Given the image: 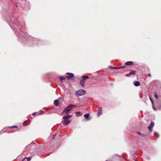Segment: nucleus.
I'll return each instance as SVG.
<instances>
[{
	"mask_svg": "<svg viewBox=\"0 0 161 161\" xmlns=\"http://www.w3.org/2000/svg\"><path fill=\"white\" fill-rule=\"evenodd\" d=\"M75 93L77 96H80L85 95L86 93V92L84 90L79 89L76 91Z\"/></svg>",
	"mask_w": 161,
	"mask_h": 161,
	"instance_id": "f257e3e1",
	"label": "nucleus"
},
{
	"mask_svg": "<svg viewBox=\"0 0 161 161\" xmlns=\"http://www.w3.org/2000/svg\"><path fill=\"white\" fill-rule=\"evenodd\" d=\"M66 74L68 75L66 76L65 78L68 79L74 77V74L73 73L68 72L66 73Z\"/></svg>",
	"mask_w": 161,
	"mask_h": 161,
	"instance_id": "f03ea898",
	"label": "nucleus"
},
{
	"mask_svg": "<svg viewBox=\"0 0 161 161\" xmlns=\"http://www.w3.org/2000/svg\"><path fill=\"white\" fill-rule=\"evenodd\" d=\"M154 125V122L152 121L151 124L148 126V130H149L150 132L152 131V129L153 128V127Z\"/></svg>",
	"mask_w": 161,
	"mask_h": 161,
	"instance_id": "7ed1b4c3",
	"label": "nucleus"
},
{
	"mask_svg": "<svg viewBox=\"0 0 161 161\" xmlns=\"http://www.w3.org/2000/svg\"><path fill=\"white\" fill-rule=\"evenodd\" d=\"M102 108L101 107H100L98 108V112L97 113V115L98 117L99 116L101 115L102 114Z\"/></svg>",
	"mask_w": 161,
	"mask_h": 161,
	"instance_id": "20e7f679",
	"label": "nucleus"
},
{
	"mask_svg": "<svg viewBox=\"0 0 161 161\" xmlns=\"http://www.w3.org/2000/svg\"><path fill=\"white\" fill-rule=\"evenodd\" d=\"M64 119V120L63 122L64 125H67L70 123V120L69 119L66 118Z\"/></svg>",
	"mask_w": 161,
	"mask_h": 161,
	"instance_id": "39448f33",
	"label": "nucleus"
},
{
	"mask_svg": "<svg viewBox=\"0 0 161 161\" xmlns=\"http://www.w3.org/2000/svg\"><path fill=\"white\" fill-rule=\"evenodd\" d=\"M133 64V62L132 61L127 62L125 63V64L126 65H132Z\"/></svg>",
	"mask_w": 161,
	"mask_h": 161,
	"instance_id": "423d86ee",
	"label": "nucleus"
},
{
	"mask_svg": "<svg viewBox=\"0 0 161 161\" xmlns=\"http://www.w3.org/2000/svg\"><path fill=\"white\" fill-rule=\"evenodd\" d=\"M85 82V80H81L80 81V84L81 85L83 86H84V84Z\"/></svg>",
	"mask_w": 161,
	"mask_h": 161,
	"instance_id": "0eeeda50",
	"label": "nucleus"
},
{
	"mask_svg": "<svg viewBox=\"0 0 161 161\" xmlns=\"http://www.w3.org/2000/svg\"><path fill=\"white\" fill-rule=\"evenodd\" d=\"M134 84L135 86H138L140 85V83L138 81H135L134 82Z\"/></svg>",
	"mask_w": 161,
	"mask_h": 161,
	"instance_id": "6e6552de",
	"label": "nucleus"
},
{
	"mask_svg": "<svg viewBox=\"0 0 161 161\" xmlns=\"http://www.w3.org/2000/svg\"><path fill=\"white\" fill-rule=\"evenodd\" d=\"M89 114H85L84 115V117L87 120H89Z\"/></svg>",
	"mask_w": 161,
	"mask_h": 161,
	"instance_id": "1a4fd4ad",
	"label": "nucleus"
},
{
	"mask_svg": "<svg viewBox=\"0 0 161 161\" xmlns=\"http://www.w3.org/2000/svg\"><path fill=\"white\" fill-rule=\"evenodd\" d=\"M71 117H72V115H64L63 117V119H66V118L67 119L68 118H70Z\"/></svg>",
	"mask_w": 161,
	"mask_h": 161,
	"instance_id": "9d476101",
	"label": "nucleus"
},
{
	"mask_svg": "<svg viewBox=\"0 0 161 161\" xmlns=\"http://www.w3.org/2000/svg\"><path fill=\"white\" fill-rule=\"evenodd\" d=\"M111 69H119L120 68H122L125 67V66H124L123 67H113L111 66H110L109 67Z\"/></svg>",
	"mask_w": 161,
	"mask_h": 161,
	"instance_id": "9b49d317",
	"label": "nucleus"
},
{
	"mask_svg": "<svg viewBox=\"0 0 161 161\" xmlns=\"http://www.w3.org/2000/svg\"><path fill=\"white\" fill-rule=\"evenodd\" d=\"M58 100H54V105L57 106L58 105Z\"/></svg>",
	"mask_w": 161,
	"mask_h": 161,
	"instance_id": "f8f14e48",
	"label": "nucleus"
},
{
	"mask_svg": "<svg viewBox=\"0 0 161 161\" xmlns=\"http://www.w3.org/2000/svg\"><path fill=\"white\" fill-rule=\"evenodd\" d=\"M69 108H68V107L67 108H66L63 111V112H65L66 113H68L70 110V109H69Z\"/></svg>",
	"mask_w": 161,
	"mask_h": 161,
	"instance_id": "ddd939ff",
	"label": "nucleus"
},
{
	"mask_svg": "<svg viewBox=\"0 0 161 161\" xmlns=\"http://www.w3.org/2000/svg\"><path fill=\"white\" fill-rule=\"evenodd\" d=\"M30 122V120H26L23 122V124L24 125H26L27 124L29 123Z\"/></svg>",
	"mask_w": 161,
	"mask_h": 161,
	"instance_id": "4468645a",
	"label": "nucleus"
},
{
	"mask_svg": "<svg viewBox=\"0 0 161 161\" xmlns=\"http://www.w3.org/2000/svg\"><path fill=\"white\" fill-rule=\"evenodd\" d=\"M59 78H60V81L61 82H63V80H65V78H66L63 77L62 76H60Z\"/></svg>",
	"mask_w": 161,
	"mask_h": 161,
	"instance_id": "2eb2a0df",
	"label": "nucleus"
},
{
	"mask_svg": "<svg viewBox=\"0 0 161 161\" xmlns=\"http://www.w3.org/2000/svg\"><path fill=\"white\" fill-rule=\"evenodd\" d=\"M82 78H83V80H85L88 79L89 78V77L87 75H84L82 76Z\"/></svg>",
	"mask_w": 161,
	"mask_h": 161,
	"instance_id": "dca6fc26",
	"label": "nucleus"
},
{
	"mask_svg": "<svg viewBox=\"0 0 161 161\" xmlns=\"http://www.w3.org/2000/svg\"><path fill=\"white\" fill-rule=\"evenodd\" d=\"M136 71L135 70H134L131 71L130 73V75L134 74L136 72Z\"/></svg>",
	"mask_w": 161,
	"mask_h": 161,
	"instance_id": "f3484780",
	"label": "nucleus"
},
{
	"mask_svg": "<svg viewBox=\"0 0 161 161\" xmlns=\"http://www.w3.org/2000/svg\"><path fill=\"white\" fill-rule=\"evenodd\" d=\"M75 105H73V104H70L69 106H68V108H70V107H75Z\"/></svg>",
	"mask_w": 161,
	"mask_h": 161,
	"instance_id": "a211bd4d",
	"label": "nucleus"
},
{
	"mask_svg": "<svg viewBox=\"0 0 161 161\" xmlns=\"http://www.w3.org/2000/svg\"><path fill=\"white\" fill-rule=\"evenodd\" d=\"M25 159H27V161H30L31 159V158H24L23 160H24Z\"/></svg>",
	"mask_w": 161,
	"mask_h": 161,
	"instance_id": "6ab92c4d",
	"label": "nucleus"
},
{
	"mask_svg": "<svg viewBox=\"0 0 161 161\" xmlns=\"http://www.w3.org/2000/svg\"><path fill=\"white\" fill-rule=\"evenodd\" d=\"M154 134L155 136H157V137H158L159 136V135L157 132H155Z\"/></svg>",
	"mask_w": 161,
	"mask_h": 161,
	"instance_id": "aec40b11",
	"label": "nucleus"
},
{
	"mask_svg": "<svg viewBox=\"0 0 161 161\" xmlns=\"http://www.w3.org/2000/svg\"><path fill=\"white\" fill-rule=\"evenodd\" d=\"M75 113L76 114H79L80 113V111H77Z\"/></svg>",
	"mask_w": 161,
	"mask_h": 161,
	"instance_id": "412c9836",
	"label": "nucleus"
},
{
	"mask_svg": "<svg viewBox=\"0 0 161 161\" xmlns=\"http://www.w3.org/2000/svg\"><path fill=\"white\" fill-rule=\"evenodd\" d=\"M155 97L157 98V99H158V97L157 95L155 93Z\"/></svg>",
	"mask_w": 161,
	"mask_h": 161,
	"instance_id": "4be33fe9",
	"label": "nucleus"
},
{
	"mask_svg": "<svg viewBox=\"0 0 161 161\" xmlns=\"http://www.w3.org/2000/svg\"><path fill=\"white\" fill-rule=\"evenodd\" d=\"M36 112H34V113H33V114H32V115L34 116H35V115H36Z\"/></svg>",
	"mask_w": 161,
	"mask_h": 161,
	"instance_id": "5701e85b",
	"label": "nucleus"
},
{
	"mask_svg": "<svg viewBox=\"0 0 161 161\" xmlns=\"http://www.w3.org/2000/svg\"><path fill=\"white\" fill-rule=\"evenodd\" d=\"M150 101H151L152 104H153V101H152V99H151V98L150 97Z\"/></svg>",
	"mask_w": 161,
	"mask_h": 161,
	"instance_id": "b1692460",
	"label": "nucleus"
},
{
	"mask_svg": "<svg viewBox=\"0 0 161 161\" xmlns=\"http://www.w3.org/2000/svg\"><path fill=\"white\" fill-rule=\"evenodd\" d=\"M56 135V134H55V135H53V137H53V139H54L55 137V136Z\"/></svg>",
	"mask_w": 161,
	"mask_h": 161,
	"instance_id": "393cba45",
	"label": "nucleus"
},
{
	"mask_svg": "<svg viewBox=\"0 0 161 161\" xmlns=\"http://www.w3.org/2000/svg\"><path fill=\"white\" fill-rule=\"evenodd\" d=\"M11 128H17V127L16 126H14L11 127Z\"/></svg>",
	"mask_w": 161,
	"mask_h": 161,
	"instance_id": "a878e982",
	"label": "nucleus"
},
{
	"mask_svg": "<svg viewBox=\"0 0 161 161\" xmlns=\"http://www.w3.org/2000/svg\"><path fill=\"white\" fill-rule=\"evenodd\" d=\"M41 113L42 114H43L44 113V111L42 110H41Z\"/></svg>",
	"mask_w": 161,
	"mask_h": 161,
	"instance_id": "bb28decb",
	"label": "nucleus"
},
{
	"mask_svg": "<svg viewBox=\"0 0 161 161\" xmlns=\"http://www.w3.org/2000/svg\"><path fill=\"white\" fill-rule=\"evenodd\" d=\"M153 109H154V110H156V109H155V108L154 107V106H153Z\"/></svg>",
	"mask_w": 161,
	"mask_h": 161,
	"instance_id": "cd10ccee",
	"label": "nucleus"
},
{
	"mask_svg": "<svg viewBox=\"0 0 161 161\" xmlns=\"http://www.w3.org/2000/svg\"><path fill=\"white\" fill-rule=\"evenodd\" d=\"M148 76H149V77H151V75L150 74H148Z\"/></svg>",
	"mask_w": 161,
	"mask_h": 161,
	"instance_id": "c85d7f7f",
	"label": "nucleus"
},
{
	"mask_svg": "<svg viewBox=\"0 0 161 161\" xmlns=\"http://www.w3.org/2000/svg\"><path fill=\"white\" fill-rule=\"evenodd\" d=\"M126 76H128V75H127V74H126Z\"/></svg>",
	"mask_w": 161,
	"mask_h": 161,
	"instance_id": "c756f323",
	"label": "nucleus"
},
{
	"mask_svg": "<svg viewBox=\"0 0 161 161\" xmlns=\"http://www.w3.org/2000/svg\"><path fill=\"white\" fill-rule=\"evenodd\" d=\"M138 134L140 135V134L139 132H138Z\"/></svg>",
	"mask_w": 161,
	"mask_h": 161,
	"instance_id": "7c9ffc66",
	"label": "nucleus"
}]
</instances>
